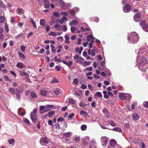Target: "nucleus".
<instances>
[{
    "mask_svg": "<svg viewBox=\"0 0 148 148\" xmlns=\"http://www.w3.org/2000/svg\"><path fill=\"white\" fill-rule=\"evenodd\" d=\"M136 60L137 64L140 66H143L147 63L145 53L140 51L138 52Z\"/></svg>",
    "mask_w": 148,
    "mask_h": 148,
    "instance_id": "obj_1",
    "label": "nucleus"
},
{
    "mask_svg": "<svg viewBox=\"0 0 148 148\" xmlns=\"http://www.w3.org/2000/svg\"><path fill=\"white\" fill-rule=\"evenodd\" d=\"M138 34L134 32H131L127 36L128 41L132 44L136 43L138 41Z\"/></svg>",
    "mask_w": 148,
    "mask_h": 148,
    "instance_id": "obj_2",
    "label": "nucleus"
},
{
    "mask_svg": "<svg viewBox=\"0 0 148 148\" xmlns=\"http://www.w3.org/2000/svg\"><path fill=\"white\" fill-rule=\"evenodd\" d=\"M37 111V109L36 108H34L33 111L31 113L30 118L32 121L34 122H36L37 120L36 116Z\"/></svg>",
    "mask_w": 148,
    "mask_h": 148,
    "instance_id": "obj_3",
    "label": "nucleus"
},
{
    "mask_svg": "<svg viewBox=\"0 0 148 148\" xmlns=\"http://www.w3.org/2000/svg\"><path fill=\"white\" fill-rule=\"evenodd\" d=\"M74 59L75 60V62H77L80 64H83V62L84 61V59L81 57H79L78 55H76L74 56Z\"/></svg>",
    "mask_w": 148,
    "mask_h": 148,
    "instance_id": "obj_4",
    "label": "nucleus"
},
{
    "mask_svg": "<svg viewBox=\"0 0 148 148\" xmlns=\"http://www.w3.org/2000/svg\"><path fill=\"white\" fill-rule=\"evenodd\" d=\"M102 145L103 147H105L108 144L109 139L105 136H102L101 138Z\"/></svg>",
    "mask_w": 148,
    "mask_h": 148,
    "instance_id": "obj_5",
    "label": "nucleus"
},
{
    "mask_svg": "<svg viewBox=\"0 0 148 148\" xmlns=\"http://www.w3.org/2000/svg\"><path fill=\"white\" fill-rule=\"evenodd\" d=\"M57 61L59 63L62 62L64 64L67 66L69 68H70L71 67L73 64V62L71 60L69 62H67L64 60H62L60 58L58 59Z\"/></svg>",
    "mask_w": 148,
    "mask_h": 148,
    "instance_id": "obj_6",
    "label": "nucleus"
},
{
    "mask_svg": "<svg viewBox=\"0 0 148 148\" xmlns=\"http://www.w3.org/2000/svg\"><path fill=\"white\" fill-rule=\"evenodd\" d=\"M40 144L42 146H45L48 143V140L47 137H42L40 139Z\"/></svg>",
    "mask_w": 148,
    "mask_h": 148,
    "instance_id": "obj_7",
    "label": "nucleus"
},
{
    "mask_svg": "<svg viewBox=\"0 0 148 148\" xmlns=\"http://www.w3.org/2000/svg\"><path fill=\"white\" fill-rule=\"evenodd\" d=\"M140 24L144 31L148 32V25L145 23V21H141L140 23Z\"/></svg>",
    "mask_w": 148,
    "mask_h": 148,
    "instance_id": "obj_8",
    "label": "nucleus"
},
{
    "mask_svg": "<svg viewBox=\"0 0 148 148\" xmlns=\"http://www.w3.org/2000/svg\"><path fill=\"white\" fill-rule=\"evenodd\" d=\"M141 18V14L140 13H137L134 16V19L135 22L139 21Z\"/></svg>",
    "mask_w": 148,
    "mask_h": 148,
    "instance_id": "obj_9",
    "label": "nucleus"
},
{
    "mask_svg": "<svg viewBox=\"0 0 148 148\" xmlns=\"http://www.w3.org/2000/svg\"><path fill=\"white\" fill-rule=\"evenodd\" d=\"M130 6L128 4H126L125 6L123 5V10L125 12H129L130 11Z\"/></svg>",
    "mask_w": 148,
    "mask_h": 148,
    "instance_id": "obj_10",
    "label": "nucleus"
},
{
    "mask_svg": "<svg viewBox=\"0 0 148 148\" xmlns=\"http://www.w3.org/2000/svg\"><path fill=\"white\" fill-rule=\"evenodd\" d=\"M116 143L115 140L113 139L111 140L110 142V145L108 146V148H114Z\"/></svg>",
    "mask_w": 148,
    "mask_h": 148,
    "instance_id": "obj_11",
    "label": "nucleus"
},
{
    "mask_svg": "<svg viewBox=\"0 0 148 148\" xmlns=\"http://www.w3.org/2000/svg\"><path fill=\"white\" fill-rule=\"evenodd\" d=\"M96 51L94 49H92L91 50L90 49H89L88 50V53L89 55L93 57L95 56V53Z\"/></svg>",
    "mask_w": 148,
    "mask_h": 148,
    "instance_id": "obj_12",
    "label": "nucleus"
},
{
    "mask_svg": "<svg viewBox=\"0 0 148 148\" xmlns=\"http://www.w3.org/2000/svg\"><path fill=\"white\" fill-rule=\"evenodd\" d=\"M23 92V90L21 88L20 89H16V98L18 99H20V93H21Z\"/></svg>",
    "mask_w": 148,
    "mask_h": 148,
    "instance_id": "obj_13",
    "label": "nucleus"
},
{
    "mask_svg": "<svg viewBox=\"0 0 148 148\" xmlns=\"http://www.w3.org/2000/svg\"><path fill=\"white\" fill-rule=\"evenodd\" d=\"M103 112L106 115V117L109 118H110V114L106 108H104L102 110Z\"/></svg>",
    "mask_w": 148,
    "mask_h": 148,
    "instance_id": "obj_14",
    "label": "nucleus"
},
{
    "mask_svg": "<svg viewBox=\"0 0 148 148\" xmlns=\"http://www.w3.org/2000/svg\"><path fill=\"white\" fill-rule=\"evenodd\" d=\"M96 144V142L94 139L91 140V142L89 143V148H93L95 147V145Z\"/></svg>",
    "mask_w": 148,
    "mask_h": 148,
    "instance_id": "obj_15",
    "label": "nucleus"
},
{
    "mask_svg": "<svg viewBox=\"0 0 148 148\" xmlns=\"http://www.w3.org/2000/svg\"><path fill=\"white\" fill-rule=\"evenodd\" d=\"M100 63L98 66V68L100 70H103L105 69V64L102 62H100Z\"/></svg>",
    "mask_w": 148,
    "mask_h": 148,
    "instance_id": "obj_16",
    "label": "nucleus"
},
{
    "mask_svg": "<svg viewBox=\"0 0 148 148\" xmlns=\"http://www.w3.org/2000/svg\"><path fill=\"white\" fill-rule=\"evenodd\" d=\"M140 117L139 114L136 113L132 115V119L134 121H136L138 120Z\"/></svg>",
    "mask_w": 148,
    "mask_h": 148,
    "instance_id": "obj_17",
    "label": "nucleus"
},
{
    "mask_svg": "<svg viewBox=\"0 0 148 148\" xmlns=\"http://www.w3.org/2000/svg\"><path fill=\"white\" fill-rule=\"evenodd\" d=\"M16 66L19 68H23L25 67L24 64L21 62H18L17 63L16 65Z\"/></svg>",
    "mask_w": 148,
    "mask_h": 148,
    "instance_id": "obj_18",
    "label": "nucleus"
},
{
    "mask_svg": "<svg viewBox=\"0 0 148 148\" xmlns=\"http://www.w3.org/2000/svg\"><path fill=\"white\" fill-rule=\"evenodd\" d=\"M44 7L45 8H48L50 6V3L48 0H44Z\"/></svg>",
    "mask_w": 148,
    "mask_h": 148,
    "instance_id": "obj_19",
    "label": "nucleus"
},
{
    "mask_svg": "<svg viewBox=\"0 0 148 148\" xmlns=\"http://www.w3.org/2000/svg\"><path fill=\"white\" fill-rule=\"evenodd\" d=\"M83 49V47H81L79 48V47H76L75 49V51L76 53H78L79 55L81 54L82 51Z\"/></svg>",
    "mask_w": 148,
    "mask_h": 148,
    "instance_id": "obj_20",
    "label": "nucleus"
},
{
    "mask_svg": "<svg viewBox=\"0 0 148 148\" xmlns=\"http://www.w3.org/2000/svg\"><path fill=\"white\" fill-rule=\"evenodd\" d=\"M23 110V108H20L18 110V114L20 116H23L25 114V112H23L22 113H20V112Z\"/></svg>",
    "mask_w": 148,
    "mask_h": 148,
    "instance_id": "obj_21",
    "label": "nucleus"
},
{
    "mask_svg": "<svg viewBox=\"0 0 148 148\" xmlns=\"http://www.w3.org/2000/svg\"><path fill=\"white\" fill-rule=\"evenodd\" d=\"M119 96L121 99L124 100L125 98L126 95L124 93H121L119 94Z\"/></svg>",
    "mask_w": 148,
    "mask_h": 148,
    "instance_id": "obj_22",
    "label": "nucleus"
},
{
    "mask_svg": "<svg viewBox=\"0 0 148 148\" xmlns=\"http://www.w3.org/2000/svg\"><path fill=\"white\" fill-rule=\"evenodd\" d=\"M67 19L66 17L64 16L62 17L59 21V22L60 24H62L64 21H66Z\"/></svg>",
    "mask_w": 148,
    "mask_h": 148,
    "instance_id": "obj_23",
    "label": "nucleus"
},
{
    "mask_svg": "<svg viewBox=\"0 0 148 148\" xmlns=\"http://www.w3.org/2000/svg\"><path fill=\"white\" fill-rule=\"evenodd\" d=\"M112 130L119 132H121L122 131L121 129L119 127H115L113 128Z\"/></svg>",
    "mask_w": 148,
    "mask_h": 148,
    "instance_id": "obj_24",
    "label": "nucleus"
},
{
    "mask_svg": "<svg viewBox=\"0 0 148 148\" xmlns=\"http://www.w3.org/2000/svg\"><path fill=\"white\" fill-rule=\"evenodd\" d=\"M54 27L58 30L60 31L62 29L61 25L58 23H57L54 25Z\"/></svg>",
    "mask_w": 148,
    "mask_h": 148,
    "instance_id": "obj_25",
    "label": "nucleus"
},
{
    "mask_svg": "<svg viewBox=\"0 0 148 148\" xmlns=\"http://www.w3.org/2000/svg\"><path fill=\"white\" fill-rule=\"evenodd\" d=\"M56 111L55 110H52L49 111L48 112V117H51L53 115L55 114Z\"/></svg>",
    "mask_w": 148,
    "mask_h": 148,
    "instance_id": "obj_26",
    "label": "nucleus"
},
{
    "mask_svg": "<svg viewBox=\"0 0 148 148\" xmlns=\"http://www.w3.org/2000/svg\"><path fill=\"white\" fill-rule=\"evenodd\" d=\"M87 40L88 41H91V40H94V38L92 35L87 36L86 37Z\"/></svg>",
    "mask_w": 148,
    "mask_h": 148,
    "instance_id": "obj_27",
    "label": "nucleus"
},
{
    "mask_svg": "<svg viewBox=\"0 0 148 148\" xmlns=\"http://www.w3.org/2000/svg\"><path fill=\"white\" fill-rule=\"evenodd\" d=\"M80 115L83 114L84 117H86L88 116L87 113L83 110H82L80 111Z\"/></svg>",
    "mask_w": 148,
    "mask_h": 148,
    "instance_id": "obj_28",
    "label": "nucleus"
},
{
    "mask_svg": "<svg viewBox=\"0 0 148 148\" xmlns=\"http://www.w3.org/2000/svg\"><path fill=\"white\" fill-rule=\"evenodd\" d=\"M78 23V22L77 21L75 20H73L71 22H70L69 25L70 26L76 25Z\"/></svg>",
    "mask_w": 148,
    "mask_h": 148,
    "instance_id": "obj_29",
    "label": "nucleus"
},
{
    "mask_svg": "<svg viewBox=\"0 0 148 148\" xmlns=\"http://www.w3.org/2000/svg\"><path fill=\"white\" fill-rule=\"evenodd\" d=\"M46 21L44 19H41L40 20V25L42 26H45V24Z\"/></svg>",
    "mask_w": 148,
    "mask_h": 148,
    "instance_id": "obj_30",
    "label": "nucleus"
},
{
    "mask_svg": "<svg viewBox=\"0 0 148 148\" xmlns=\"http://www.w3.org/2000/svg\"><path fill=\"white\" fill-rule=\"evenodd\" d=\"M91 63V62L90 61H84V62H83V64H81L82 65H83L84 66H89Z\"/></svg>",
    "mask_w": 148,
    "mask_h": 148,
    "instance_id": "obj_31",
    "label": "nucleus"
},
{
    "mask_svg": "<svg viewBox=\"0 0 148 148\" xmlns=\"http://www.w3.org/2000/svg\"><path fill=\"white\" fill-rule=\"evenodd\" d=\"M1 7L3 10H5L6 8V6L5 4L2 1L0 2Z\"/></svg>",
    "mask_w": 148,
    "mask_h": 148,
    "instance_id": "obj_32",
    "label": "nucleus"
},
{
    "mask_svg": "<svg viewBox=\"0 0 148 148\" xmlns=\"http://www.w3.org/2000/svg\"><path fill=\"white\" fill-rule=\"evenodd\" d=\"M47 93V91L45 90H42L40 91V94L41 95L45 96Z\"/></svg>",
    "mask_w": 148,
    "mask_h": 148,
    "instance_id": "obj_33",
    "label": "nucleus"
},
{
    "mask_svg": "<svg viewBox=\"0 0 148 148\" xmlns=\"http://www.w3.org/2000/svg\"><path fill=\"white\" fill-rule=\"evenodd\" d=\"M20 75L22 76H25L26 78H28V74L24 72H21L20 73Z\"/></svg>",
    "mask_w": 148,
    "mask_h": 148,
    "instance_id": "obj_34",
    "label": "nucleus"
},
{
    "mask_svg": "<svg viewBox=\"0 0 148 148\" xmlns=\"http://www.w3.org/2000/svg\"><path fill=\"white\" fill-rule=\"evenodd\" d=\"M108 123L111 125L112 126L115 127L116 126L115 123L112 121H109L108 122Z\"/></svg>",
    "mask_w": 148,
    "mask_h": 148,
    "instance_id": "obj_35",
    "label": "nucleus"
},
{
    "mask_svg": "<svg viewBox=\"0 0 148 148\" xmlns=\"http://www.w3.org/2000/svg\"><path fill=\"white\" fill-rule=\"evenodd\" d=\"M95 95H96L98 97H99L100 98H101L102 97V95L101 92L99 91L97 92H96L95 96Z\"/></svg>",
    "mask_w": 148,
    "mask_h": 148,
    "instance_id": "obj_36",
    "label": "nucleus"
},
{
    "mask_svg": "<svg viewBox=\"0 0 148 148\" xmlns=\"http://www.w3.org/2000/svg\"><path fill=\"white\" fill-rule=\"evenodd\" d=\"M56 16L57 17H60V14L59 12H54L53 13V15L52 16V18H53V16Z\"/></svg>",
    "mask_w": 148,
    "mask_h": 148,
    "instance_id": "obj_37",
    "label": "nucleus"
},
{
    "mask_svg": "<svg viewBox=\"0 0 148 148\" xmlns=\"http://www.w3.org/2000/svg\"><path fill=\"white\" fill-rule=\"evenodd\" d=\"M71 132H68L64 133L63 135L66 137H68L71 136Z\"/></svg>",
    "mask_w": 148,
    "mask_h": 148,
    "instance_id": "obj_38",
    "label": "nucleus"
},
{
    "mask_svg": "<svg viewBox=\"0 0 148 148\" xmlns=\"http://www.w3.org/2000/svg\"><path fill=\"white\" fill-rule=\"evenodd\" d=\"M87 126L85 125H82L81 126V129L82 131L85 130L87 128Z\"/></svg>",
    "mask_w": 148,
    "mask_h": 148,
    "instance_id": "obj_39",
    "label": "nucleus"
},
{
    "mask_svg": "<svg viewBox=\"0 0 148 148\" xmlns=\"http://www.w3.org/2000/svg\"><path fill=\"white\" fill-rule=\"evenodd\" d=\"M8 90L9 92L12 94H15V90L12 88L10 87L9 88Z\"/></svg>",
    "mask_w": 148,
    "mask_h": 148,
    "instance_id": "obj_40",
    "label": "nucleus"
},
{
    "mask_svg": "<svg viewBox=\"0 0 148 148\" xmlns=\"http://www.w3.org/2000/svg\"><path fill=\"white\" fill-rule=\"evenodd\" d=\"M30 20H31V21L32 22V23L35 29H36L37 26H36V24L35 22H34V20L32 18H30Z\"/></svg>",
    "mask_w": 148,
    "mask_h": 148,
    "instance_id": "obj_41",
    "label": "nucleus"
},
{
    "mask_svg": "<svg viewBox=\"0 0 148 148\" xmlns=\"http://www.w3.org/2000/svg\"><path fill=\"white\" fill-rule=\"evenodd\" d=\"M30 95L31 97L33 98H36L37 97V95L34 92L32 91L31 92Z\"/></svg>",
    "mask_w": 148,
    "mask_h": 148,
    "instance_id": "obj_42",
    "label": "nucleus"
},
{
    "mask_svg": "<svg viewBox=\"0 0 148 148\" xmlns=\"http://www.w3.org/2000/svg\"><path fill=\"white\" fill-rule=\"evenodd\" d=\"M69 103L72 104H74L75 103V101L72 99H69Z\"/></svg>",
    "mask_w": 148,
    "mask_h": 148,
    "instance_id": "obj_43",
    "label": "nucleus"
},
{
    "mask_svg": "<svg viewBox=\"0 0 148 148\" xmlns=\"http://www.w3.org/2000/svg\"><path fill=\"white\" fill-rule=\"evenodd\" d=\"M69 12L70 14L72 16H73L75 14L74 11L73 9L70 10Z\"/></svg>",
    "mask_w": 148,
    "mask_h": 148,
    "instance_id": "obj_44",
    "label": "nucleus"
},
{
    "mask_svg": "<svg viewBox=\"0 0 148 148\" xmlns=\"http://www.w3.org/2000/svg\"><path fill=\"white\" fill-rule=\"evenodd\" d=\"M18 55H19V56L20 57H21L23 59L25 58V57L23 53H22V52H18Z\"/></svg>",
    "mask_w": 148,
    "mask_h": 148,
    "instance_id": "obj_45",
    "label": "nucleus"
},
{
    "mask_svg": "<svg viewBox=\"0 0 148 148\" xmlns=\"http://www.w3.org/2000/svg\"><path fill=\"white\" fill-rule=\"evenodd\" d=\"M92 20L95 22L97 23L99 21V19L97 17H95L93 18Z\"/></svg>",
    "mask_w": 148,
    "mask_h": 148,
    "instance_id": "obj_46",
    "label": "nucleus"
},
{
    "mask_svg": "<svg viewBox=\"0 0 148 148\" xmlns=\"http://www.w3.org/2000/svg\"><path fill=\"white\" fill-rule=\"evenodd\" d=\"M53 93L55 94L56 95H58L60 93V91L59 90H55L53 91Z\"/></svg>",
    "mask_w": 148,
    "mask_h": 148,
    "instance_id": "obj_47",
    "label": "nucleus"
},
{
    "mask_svg": "<svg viewBox=\"0 0 148 148\" xmlns=\"http://www.w3.org/2000/svg\"><path fill=\"white\" fill-rule=\"evenodd\" d=\"M58 81L57 79L55 78H53L51 82V83L52 84H54L58 82Z\"/></svg>",
    "mask_w": 148,
    "mask_h": 148,
    "instance_id": "obj_48",
    "label": "nucleus"
},
{
    "mask_svg": "<svg viewBox=\"0 0 148 148\" xmlns=\"http://www.w3.org/2000/svg\"><path fill=\"white\" fill-rule=\"evenodd\" d=\"M137 106V103L136 102H134L133 103L131 106V108L132 110L134 109V107Z\"/></svg>",
    "mask_w": 148,
    "mask_h": 148,
    "instance_id": "obj_49",
    "label": "nucleus"
},
{
    "mask_svg": "<svg viewBox=\"0 0 148 148\" xmlns=\"http://www.w3.org/2000/svg\"><path fill=\"white\" fill-rule=\"evenodd\" d=\"M49 35L50 36H55L57 35V34L55 32L51 31V32L49 34Z\"/></svg>",
    "mask_w": 148,
    "mask_h": 148,
    "instance_id": "obj_50",
    "label": "nucleus"
},
{
    "mask_svg": "<svg viewBox=\"0 0 148 148\" xmlns=\"http://www.w3.org/2000/svg\"><path fill=\"white\" fill-rule=\"evenodd\" d=\"M5 21V18L2 16H0V23H3Z\"/></svg>",
    "mask_w": 148,
    "mask_h": 148,
    "instance_id": "obj_51",
    "label": "nucleus"
},
{
    "mask_svg": "<svg viewBox=\"0 0 148 148\" xmlns=\"http://www.w3.org/2000/svg\"><path fill=\"white\" fill-rule=\"evenodd\" d=\"M76 28L75 27L72 26L71 28V33H73L74 32Z\"/></svg>",
    "mask_w": 148,
    "mask_h": 148,
    "instance_id": "obj_52",
    "label": "nucleus"
},
{
    "mask_svg": "<svg viewBox=\"0 0 148 148\" xmlns=\"http://www.w3.org/2000/svg\"><path fill=\"white\" fill-rule=\"evenodd\" d=\"M78 83V80L77 78L74 79L73 81V84H77Z\"/></svg>",
    "mask_w": 148,
    "mask_h": 148,
    "instance_id": "obj_53",
    "label": "nucleus"
},
{
    "mask_svg": "<svg viewBox=\"0 0 148 148\" xmlns=\"http://www.w3.org/2000/svg\"><path fill=\"white\" fill-rule=\"evenodd\" d=\"M61 15L62 16L64 15L65 16H67L68 15V13L67 12H60Z\"/></svg>",
    "mask_w": 148,
    "mask_h": 148,
    "instance_id": "obj_54",
    "label": "nucleus"
},
{
    "mask_svg": "<svg viewBox=\"0 0 148 148\" xmlns=\"http://www.w3.org/2000/svg\"><path fill=\"white\" fill-rule=\"evenodd\" d=\"M5 28L6 32H8L9 31V28L8 25H7V23H6L5 24Z\"/></svg>",
    "mask_w": 148,
    "mask_h": 148,
    "instance_id": "obj_55",
    "label": "nucleus"
},
{
    "mask_svg": "<svg viewBox=\"0 0 148 148\" xmlns=\"http://www.w3.org/2000/svg\"><path fill=\"white\" fill-rule=\"evenodd\" d=\"M14 142V140L13 138H11L8 140V142L10 144H11L13 143Z\"/></svg>",
    "mask_w": 148,
    "mask_h": 148,
    "instance_id": "obj_56",
    "label": "nucleus"
},
{
    "mask_svg": "<svg viewBox=\"0 0 148 148\" xmlns=\"http://www.w3.org/2000/svg\"><path fill=\"white\" fill-rule=\"evenodd\" d=\"M4 79L6 81H8L9 82H11V80L7 76H4Z\"/></svg>",
    "mask_w": 148,
    "mask_h": 148,
    "instance_id": "obj_57",
    "label": "nucleus"
},
{
    "mask_svg": "<svg viewBox=\"0 0 148 148\" xmlns=\"http://www.w3.org/2000/svg\"><path fill=\"white\" fill-rule=\"evenodd\" d=\"M60 66L58 65H57L55 67L56 70L58 71H60Z\"/></svg>",
    "mask_w": 148,
    "mask_h": 148,
    "instance_id": "obj_58",
    "label": "nucleus"
},
{
    "mask_svg": "<svg viewBox=\"0 0 148 148\" xmlns=\"http://www.w3.org/2000/svg\"><path fill=\"white\" fill-rule=\"evenodd\" d=\"M54 105H53L48 104L46 106V107L47 108H52L54 107Z\"/></svg>",
    "mask_w": 148,
    "mask_h": 148,
    "instance_id": "obj_59",
    "label": "nucleus"
},
{
    "mask_svg": "<svg viewBox=\"0 0 148 148\" xmlns=\"http://www.w3.org/2000/svg\"><path fill=\"white\" fill-rule=\"evenodd\" d=\"M64 119L62 117H59L57 119V121L58 122H62L63 121Z\"/></svg>",
    "mask_w": 148,
    "mask_h": 148,
    "instance_id": "obj_60",
    "label": "nucleus"
},
{
    "mask_svg": "<svg viewBox=\"0 0 148 148\" xmlns=\"http://www.w3.org/2000/svg\"><path fill=\"white\" fill-rule=\"evenodd\" d=\"M62 30L64 32H66L67 30V28L66 26L65 25H64L63 26V29Z\"/></svg>",
    "mask_w": 148,
    "mask_h": 148,
    "instance_id": "obj_61",
    "label": "nucleus"
},
{
    "mask_svg": "<svg viewBox=\"0 0 148 148\" xmlns=\"http://www.w3.org/2000/svg\"><path fill=\"white\" fill-rule=\"evenodd\" d=\"M73 10L74 11V12H77L79 11V9L77 7H75L73 8Z\"/></svg>",
    "mask_w": 148,
    "mask_h": 148,
    "instance_id": "obj_62",
    "label": "nucleus"
},
{
    "mask_svg": "<svg viewBox=\"0 0 148 148\" xmlns=\"http://www.w3.org/2000/svg\"><path fill=\"white\" fill-rule=\"evenodd\" d=\"M143 105L148 108V101L144 102L143 103Z\"/></svg>",
    "mask_w": 148,
    "mask_h": 148,
    "instance_id": "obj_63",
    "label": "nucleus"
},
{
    "mask_svg": "<svg viewBox=\"0 0 148 148\" xmlns=\"http://www.w3.org/2000/svg\"><path fill=\"white\" fill-rule=\"evenodd\" d=\"M141 145L140 147L141 148H146V146L143 142H141Z\"/></svg>",
    "mask_w": 148,
    "mask_h": 148,
    "instance_id": "obj_64",
    "label": "nucleus"
}]
</instances>
